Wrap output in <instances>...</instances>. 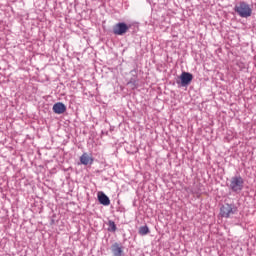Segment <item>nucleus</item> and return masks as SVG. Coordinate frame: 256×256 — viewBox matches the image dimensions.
<instances>
[{
	"mask_svg": "<svg viewBox=\"0 0 256 256\" xmlns=\"http://www.w3.org/2000/svg\"><path fill=\"white\" fill-rule=\"evenodd\" d=\"M234 10L240 17H243L245 19L253 15V9H251V6H249V4L245 2H240L239 4H237Z\"/></svg>",
	"mask_w": 256,
	"mask_h": 256,
	"instance_id": "f257e3e1",
	"label": "nucleus"
},
{
	"mask_svg": "<svg viewBox=\"0 0 256 256\" xmlns=\"http://www.w3.org/2000/svg\"><path fill=\"white\" fill-rule=\"evenodd\" d=\"M244 183H245V181L243 180V177L234 176L230 180L229 187H230L231 191H233L234 193H241V191H243Z\"/></svg>",
	"mask_w": 256,
	"mask_h": 256,
	"instance_id": "f03ea898",
	"label": "nucleus"
},
{
	"mask_svg": "<svg viewBox=\"0 0 256 256\" xmlns=\"http://www.w3.org/2000/svg\"><path fill=\"white\" fill-rule=\"evenodd\" d=\"M237 213V207L231 204H224L220 208V216L224 217L225 219H229L232 215H235Z\"/></svg>",
	"mask_w": 256,
	"mask_h": 256,
	"instance_id": "7ed1b4c3",
	"label": "nucleus"
},
{
	"mask_svg": "<svg viewBox=\"0 0 256 256\" xmlns=\"http://www.w3.org/2000/svg\"><path fill=\"white\" fill-rule=\"evenodd\" d=\"M129 31V26L125 24L124 22L117 23L113 27V33L114 35H125Z\"/></svg>",
	"mask_w": 256,
	"mask_h": 256,
	"instance_id": "20e7f679",
	"label": "nucleus"
},
{
	"mask_svg": "<svg viewBox=\"0 0 256 256\" xmlns=\"http://www.w3.org/2000/svg\"><path fill=\"white\" fill-rule=\"evenodd\" d=\"M180 81L182 87H187V85H190L191 81H193V74L189 72H182L180 75Z\"/></svg>",
	"mask_w": 256,
	"mask_h": 256,
	"instance_id": "39448f33",
	"label": "nucleus"
},
{
	"mask_svg": "<svg viewBox=\"0 0 256 256\" xmlns=\"http://www.w3.org/2000/svg\"><path fill=\"white\" fill-rule=\"evenodd\" d=\"M53 111L56 113V115H63L65 111H67V106L61 102H57L53 105Z\"/></svg>",
	"mask_w": 256,
	"mask_h": 256,
	"instance_id": "423d86ee",
	"label": "nucleus"
},
{
	"mask_svg": "<svg viewBox=\"0 0 256 256\" xmlns=\"http://www.w3.org/2000/svg\"><path fill=\"white\" fill-rule=\"evenodd\" d=\"M97 197L101 205H104L106 207L111 205V200H109V197L105 193L98 192Z\"/></svg>",
	"mask_w": 256,
	"mask_h": 256,
	"instance_id": "0eeeda50",
	"label": "nucleus"
},
{
	"mask_svg": "<svg viewBox=\"0 0 256 256\" xmlns=\"http://www.w3.org/2000/svg\"><path fill=\"white\" fill-rule=\"evenodd\" d=\"M111 251L114 256H121V255H123V246H121V244H119V243H114L111 246Z\"/></svg>",
	"mask_w": 256,
	"mask_h": 256,
	"instance_id": "6e6552de",
	"label": "nucleus"
},
{
	"mask_svg": "<svg viewBox=\"0 0 256 256\" xmlns=\"http://www.w3.org/2000/svg\"><path fill=\"white\" fill-rule=\"evenodd\" d=\"M80 162L82 165H93V157L87 153H83L82 157H80Z\"/></svg>",
	"mask_w": 256,
	"mask_h": 256,
	"instance_id": "1a4fd4ad",
	"label": "nucleus"
},
{
	"mask_svg": "<svg viewBox=\"0 0 256 256\" xmlns=\"http://www.w3.org/2000/svg\"><path fill=\"white\" fill-rule=\"evenodd\" d=\"M108 231H112L113 233H115V231H117V225H115L114 221H109L108 222Z\"/></svg>",
	"mask_w": 256,
	"mask_h": 256,
	"instance_id": "9d476101",
	"label": "nucleus"
},
{
	"mask_svg": "<svg viewBox=\"0 0 256 256\" xmlns=\"http://www.w3.org/2000/svg\"><path fill=\"white\" fill-rule=\"evenodd\" d=\"M149 233V227L141 226L139 228V235H147Z\"/></svg>",
	"mask_w": 256,
	"mask_h": 256,
	"instance_id": "9b49d317",
	"label": "nucleus"
}]
</instances>
